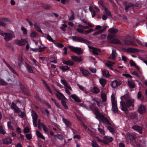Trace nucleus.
<instances>
[{
    "instance_id": "1",
    "label": "nucleus",
    "mask_w": 147,
    "mask_h": 147,
    "mask_svg": "<svg viewBox=\"0 0 147 147\" xmlns=\"http://www.w3.org/2000/svg\"><path fill=\"white\" fill-rule=\"evenodd\" d=\"M125 96L121 97V101H120V108L121 110L124 111L126 114L128 113L127 107H132L133 108L134 106V101L133 100H128L126 102V104L124 102V99H125Z\"/></svg>"
},
{
    "instance_id": "2",
    "label": "nucleus",
    "mask_w": 147,
    "mask_h": 147,
    "mask_svg": "<svg viewBox=\"0 0 147 147\" xmlns=\"http://www.w3.org/2000/svg\"><path fill=\"white\" fill-rule=\"evenodd\" d=\"M93 111L96 116V118L100 121L106 125L110 124L109 122L108 119L106 117H105L104 116L99 112L98 109H95Z\"/></svg>"
},
{
    "instance_id": "3",
    "label": "nucleus",
    "mask_w": 147,
    "mask_h": 147,
    "mask_svg": "<svg viewBox=\"0 0 147 147\" xmlns=\"http://www.w3.org/2000/svg\"><path fill=\"white\" fill-rule=\"evenodd\" d=\"M111 101L112 105L111 110L113 112L117 113L118 111V109L117 107V103L116 100L115 96L112 94L111 96Z\"/></svg>"
},
{
    "instance_id": "4",
    "label": "nucleus",
    "mask_w": 147,
    "mask_h": 147,
    "mask_svg": "<svg viewBox=\"0 0 147 147\" xmlns=\"http://www.w3.org/2000/svg\"><path fill=\"white\" fill-rule=\"evenodd\" d=\"M11 107L12 109L14 110L15 112L16 113H18L19 115L21 117L23 118L24 117L25 115L24 113L23 112H20V111L19 108L14 102H12L11 103Z\"/></svg>"
},
{
    "instance_id": "5",
    "label": "nucleus",
    "mask_w": 147,
    "mask_h": 147,
    "mask_svg": "<svg viewBox=\"0 0 147 147\" xmlns=\"http://www.w3.org/2000/svg\"><path fill=\"white\" fill-rule=\"evenodd\" d=\"M3 37L6 41H9L15 37V34L13 31H11L9 33H5Z\"/></svg>"
},
{
    "instance_id": "6",
    "label": "nucleus",
    "mask_w": 147,
    "mask_h": 147,
    "mask_svg": "<svg viewBox=\"0 0 147 147\" xmlns=\"http://www.w3.org/2000/svg\"><path fill=\"white\" fill-rule=\"evenodd\" d=\"M68 47L72 51L80 55L82 53V51L79 48L70 45L68 46Z\"/></svg>"
},
{
    "instance_id": "7",
    "label": "nucleus",
    "mask_w": 147,
    "mask_h": 147,
    "mask_svg": "<svg viewBox=\"0 0 147 147\" xmlns=\"http://www.w3.org/2000/svg\"><path fill=\"white\" fill-rule=\"evenodd\" d=\"M32 116L33 119V122L34 127L37 126L38 115L34 111H32Z\"/></svg>"
},
{
    "instance_id": "8",
    "label": "nucleus",
    "mask_w": 147,
    "mask_h": 147,
    "mask_svg": "<svg viewBox=\"0 0 147 147\" xmlns=\"http://www.w3.org/2000/svg\"><path fill=\"white\" fill-rule=\"evenodd\" d=\"M98 3L102 7V9L105 11V13L106 15L107 16H111V13L105 7L103 4L102 1L101 0H100L98 1Z\"/></svg>"
},
{
    "instance_id": "9",
    "label": "nucleus",
    "mask_w": 147,
    "mask_h": 147,
    "mask_svg": "<svg viewBox=\"0 0 147 147\" xmlns=\"http://www.w3.org/2000/svg\"><path fill=\"white\" fill-rule=\"evenodd\" d=\"M115 35H113V36H111V35H109L108 38L110 40V42L111 43L119 44L121 42V41L119 40L116 39H113L115 36Z\"/></svg>"
},
{
    "instance_id": "10",
    "label": "nucleus",
    "mask_w": 147,
    "mask_h": 147,
    "mask_svg": "<svg viewBox=\"0 0 147 147\" xmlns=\"http://www.w3.org/2000/svg\"><path fill=\"white\" fill-rule=\"evenodd\" d=\"M89 47L90 51L94 55H97L98 54V53L100 51V49L98 48L91 47Z\"/></svg>"
},
{
    "instance_id": "11",
    "label": "nucleus",
    "mask_w": 147,
    "mask_h": 147,
    "mask_svg": "<svg viewBox=\"0 0 147 147\" xmlns=\"http://www.w3.org/2000/svg\"><path fill=\"white\" fill-rule=\"evenodd\" d=\"M125 137L128 141L130 142L133 141L136 138L135 135L130 134L129 133L127 134Z\"/></svg>"
},
{
    "instance_id": "12",
    "label": "nucleus",
    "mask_w": 147,
    "mask_h": 147,
    "mask_svg": "<svg viewBox=\"0 0 147 147\" xmlns=\"http://www.w3.org/2000/svg\"><path fill=\"white\" fill-rule=\"evenodd\" d=\"M27 42V39H22L21 40H16L15 41V43L19 45H25Z\"/></svg>"
},
{
    "instance_id": "13",
    "label": "nucleus",
    "mask_w": 147,
    "mask_h": 147,
    "mask_svg": "<svg viewBox=\"0 0 147 147\" xmlns=\"http://www.w3.org/2000/svg\"><path fill=\"white\" fill-rule=\"evenodd\" d=\"M121 84V82L119 80H117L113 82L111 84V86L115 88L120 86Z\"/></svg>"
},
{
    "instance_id": "14",
    "label": "nucleus",
    "mask_w": 147,
    "mask_h": 147,
    "mask_svg": "<svg viewBox=\"0 0 147 147\" xmlns=\"http://www.w3.org/2000/svg\"><path fill=\"white\" fill-rule=\"evenodd\" d=\"M104 143L107 144L109 142L113 141V138L109 136H105L103 137Z\"/></svg>"
},
{
    "instance_id": "15",
    "label": "nucleus",
    "mask_w": 147,
    "mask_h": 147,
    "mask_svg": "<svg viewBox=\"0 0 147 147\" xmlns=\"http://www.w3.org/2000/svg\"><path fill=\"white\" fill-rule=\"evenodd\" d=\"M72 38L74 40L80 42H86V40L81 37L74 36L72 37Z\"/></svg>"
},
{
    "instance_id": "16",
    "label": "nucleus",
    "mask_w": 147,
    "mask_h": 147,
    "mask_svg": "<svg viewBox=\"0 0 147 147\" xmlns=\"http://www.w3.org/2000/svg\"><path fill=\"white\" fill-rule=\"evenodd\" d=\"M138 111L140 113L142 114L145 112L146 110L144 105H141L138 107Z\"/></svg>"
},
{
    "instance_id": "17",
    "label": "nucleus",
    "mask_w": 147,
    "mask_h": 147,
    "mask_svg": "<svg viewBox=\"0 0 147 147\" xmlns=\"http://www.w3.org/2000/svg\"><path fill=\"white\" fill-rule=\"evenodd\" d=\"M57 92L56 93V95L57 98L61 100H65L66 99V98L62 94L57 91Z\"/></svg>"
},
{
    "instance_id": "18",
    "label": "nucleus",
    "mask_w": 147,
    "mask_h": 147,
    "mask_svg": "<svg viewBox=\"0 0 147 147\" xmlns=\"http://www.w3.org/2000/svg\"><path fill=\"white\" fill-rule=\"evenodd\" d=\"M117 54L116 51L113 50H112V53L109 57V58L111 59H114L117 57Z\"/></svg>"
},
{
    "instance_id": "19",
    "label": "nucleus",
    "mask_w": 147,
    "mask_h": 147,
    "mask_svg": "<svg viewBox=\"0 0 147 147\" xmlns=\"http://www.w3.org/2000/svg\"><path fill=\"white\" fill-rule=\"evenodd\" d=\"M71 97L76 102H81V100L79 97L75 94H73L71 95Z\"/></svg>"
},
{
    "instance_id": "20",
    "label": "nucleus",
    "mask_w": 147,
    "mask_h": 147,
    "mask_svg": "<svg viewBox=\"0 0 147 147\" xmlns=\"http://www.w3.org/2000/svg\"><path fill=\"white\" fill-rule=\"evenodd\" d=\"M132 128L140 134H141L142 132V128L138 126L134 125L132 127Z\"/></svg>"
},
{
    "instance_id": "21",
    "label": "nucleus",
    "mask_w": 147,
    "mask_h": 147,
    "mask_svg": "<svg viewBox=\"0 0 147 147\" xmlns=\"http://www.w3.org/2000/svg\"><path fill=\"white\" fill-rule=\"evenodd\" d=\"M105 64L111 70H113V68L111 67L113 66L115 64V62H111L110 61H108L107 63H106Z\"/></svg>"
},
{
    "instance_id": "22",
    "label": "nucleus",
    "mask_w": 147,
    "mask_h": 147,
    "mask_svg": "<svg viewBox=\"0 0 147 147\" xmlns=\"http://www.w3.org/2000/svg\"><path fill=\"white\" fill-rule=\"evenodd\" d=\"M108 31L110 34L109 35H111L112 36H113V35H115L114 34L117 32V30L116 29L112 28L109 29Z\"/></svg>"
},
{
    "instance_id": "23",
    "label": "nucleus",
    "mask_w": 147,
    "mask_h": 147,
    "mask_svg": "<svg viewBox=\"0 0 147 147\" xmlns=\"http://www.w3.org/2000/svg\"><path fill=\"white\" fill-rule=\"evenodd\" d=\"M72 59L75 61H80L83 60V58L79 57L74 56L71 57Z\"/></svg>"
},
{
    "instance_id": "24",
    "label": "nucleus",
    "mask_w": 147,
    "mask_h": 147,
    "mask_svg": "<svg viewBox=\"0 0 147 147\" xmlns=\"http://www.w3.org/2000/svg\"><path fill=\"white\" fill-rule=\"evenodd\" d=\"M102 75L106 78L109 77L111 76V75L109 74V72L105 70H102Z\"/></svg>"
},
{
    "instance_id": "25",
    "label": "nucleus",
    "mask_w": 147,
    "mask_h": 147,
    "mask_svg": "<svg viewBox=\"0 0 147 147\" xmlns=\"http://www.w3.org/2000/svg\"><path fill=\"white\" fill-rule=\"evenodd\" d=\"M3 141L4 144H9L11 143L12 140L10 138H8L3 139Z\"/></svg>"
},
{
    "instance_id": "26",
    "label": "nucleus",
    "mask_w": 147,
    "mask_h": 147,
    "mask_svg": "<svg viewBox=\"0 0 147 147\" xmlns=\"http://www.w3.org/2000/svg\"><path fill=\"white\" fill-rule=\"evenodd\" d=\"M81 21L82 22L88 25L90 27H93L94 26V25L92 24L91 23L88 22L87 19H82L81 20Z\"/></svg>"
},
{
    "instance_id": "27",
    "label": "nucleus",
    "mask_w": 147,
    "mask_h": 147,
    "mask_svg": "<svg viewBox=\"0 0 147 147\" xmlns=\"http://www.w3.org/2000/svg\"><path fill=\"white\" fill-rule=\"evenodd\" d=\"M36 135L38 137H39L40 138H41L43 140H45V137L43 136V135L40 133V132L39 131L36 130Z\"/></svg>"
},
{
    "instance_id": "28",
    "label": "nucleus",
    "mask_w": 147,
    "mask_h": 147,
    "mask_svg": "<svg viewBox=\"0 0 147 147\" xmlns=\"http://www.w3.org/2000/svg\"><path fill=\"white\" fill-rule=\"evenodd\" d=\"M129 63L130 64V66H134L136 68L137 70H139L140 68L139 67L136 65V63H135L134 62L133 60H131L130 61Z\"/></svg>"
},
{
    "instance_id": "29",
    "label": "nucleus",
    "mask_w": 147,
    "mask_h": 147,
    "mask_svg": "<svg viewBox=\"0 0 147 147\" xmlns=\"http://www.w3.org/2000/svg\"><path fill=\"white\" fill-rule=\"evenodd\" d=\"M107 28V27H104V28L103 29L99 30L98 31L95 32L94 34L93 35H96L102 33Z\"/></svg>"
},
{
    "instance_id": "30",
    "label": "nucleus",
    "mask_w": 147,
    "mask_h": 147,
    "mask_svg": "<svg viewBox=\"0 0 147 147\" xmlns=\"http://www.w3.org/2000/svg\"><path fill=\"white\" fill-rule=\"evenodd\" d=\"M61 83L66 87H67L68 88L71 89V87L68 86L67 83L66 81L64 80H61Z\"/></svg>"
},
{
    "instance_id": "31",
    "label": "nucleus",
    "mask_w": 147,
    "mask_h": 147,
    "mask_svg": "<svg viewBox=\"0 0 147 147\" xmlns=\"http://www.w3.org/2000/svg\"><path fill=\"white\" fill-rule=\"evenodd\" d=\"M128 83L129 87L130 88H134L135 86L134 83L132 80H128Z\"/></svg>"
},
{
    "instance_id": "32",
    "label": "nucleus",
    "mask_w": 147,
    "mask_h": 147,
    "mask_svg": "<svg viewBox=\"0 0 147 147\" xmlns=\"http://www.w3.org/2000/svg\"><path fill=\"white\" fill-rule=\"evenodd\" d=\"M54 44L57 47L61 48L64 47L63 45L61 43L56 42L55 41L53 42Z\"/></svg>"
},
{
    "instance_id": "33",
    "label": "nucleus",
    "mask_w": 147,
    "mask_h": 147,
    "mask_svg": "<svg viewBox=\"0 0 147 147\" xmlns=\"http://www.w3.org/2000/svg\"><path fill=\"white\" fill-rule=\"evenodd\" d=\"M99 82L102 87H104L106 83V80L103 78H100L99 79Z\"/></svg>"
},
{
    "instance_id": "34",
    "label": "nucleus",
    "mask_w": 147,
    "mask_h": 147,
    "mask_svg": "<svg viewBox=\"0 0 147 147\" xmlns=\"http://www.w3.org/2000/svg\"><path fill=\"white\" fill-rule=\"evenodd\" d=\"M63 63L65 64L71 65L74 64V63L72 61L68 60L67 61H63Z\"/></svg>"
},
{
    "instance_id": "35",
    "label": "nucleus",
    "mask_w": 147,
    "mask_h": 147,
    "mask_svg": "<svg viewBox=\"0 0 147 147\" xmlns=\"http://www.w3.org/2000/svg\"><path fill=\"white\" fill-rule=\"evenodd\" d=\"M80 70L83 74L85 76H88L89 75V73L87 70L82 69H81Z\"/></svg>"
},
{
    "instance_id": "36",
    "label": "nucleus",
    "mask_w": 147,
    "mask_h": 147,
    "mask_svg": "<svg viewBox=\"0 0 147 147\" xmlns=\"http://www.w3.org/2000/svg\"><path fill=\"white\" fill-rule=\"evenodd\" d=\"M124 43L125 45H131L133 46H136V45L135 44L132 43L131 41L130 40H125L124 41Z\"/></svg>"
},
{
    "instance_id": "37",
    "label": "nucleus",
    "mask_w": 147,
    "mask_h": 147,
    "mask_svg": "<svg viewBox=\"0 0 147 147\" xmlns=\"http://www.w3.org/2000/svg\"><path fill=\"white\" fill-rule=\"evenodd\" d=\"M63 120L67 126L69 127L71 125V123L67 119L63 118Z\"/></svg>"
},
{
    "instance_id": "38",
    "label": "nucleus",
    "mask_w": 147,
    "mask_h": 147,
    "mask_svg": "<svg viewBox=\"0 0 147 147\" xmlns=\"http://www.w3.org/2000/svg\"><path fill=\"white\" fill-rule=\"evenodd\" d=\"M59 69H61L63 71H66L69 69V67L67 66H60L59 67Z\"/></svg>"
},
{
    "instance_id": "39",
    "label": "nucleus",
    "mask_w": 147,
    "mask_h": 147,
    "mask_svg": "<svg viewBox=\"0 0 147 147\" xmlns=\"http://www.w3.org/2000/svg\"><path fill=\"white\" fill-rule=\"evenodd\" d=\"M38 35L37 33L34 31L32 32L30 34V36L32 38H34L36 37Z\"/></svg>"
},
{
    "instance_id": "40",
    "label": "nucleus",
    "mask_w": 147,
    "mask_h": 147,
    "mask_svg": "<svg viewBox=\"0 0 147 147\" xmlns=\"http://www.w3.org/2000/svg\"><path fill=\"white\" fill-rule=\"evenodd\" d=\"M4 62L6 64L7 66L9 69L13 73H15L16 74V72L10 66V65L7 63V62L4 60H3Z\"/></svg>"
},
{
    "instance_id": "41",
    "label": "nucleus",
    "mask_w": 147,
    "mask_h": 147,
    "mask_svg": "<svg viewBox=\"0 0 147 147\" xmlns=\"http://www.w3.org/2000/svg\"><path fill=\"white\" fill-rule=\"evenodd\" d=\"M98 129L99 132L103 135H105V132L104 130L100 128V126L99 125H98Z\"/></svg>"
},
{
    "instance_id": "42",
    "label": "nucleus",
    "mask_w": 147,
    "mask_h": 147,
    "mask_svg": "<svg viewBox=\"0 0 147 147\" xmlns=\"http://www.w3.org/2000/svg\"><path fill=\"white\" fill-rule=\"evenodd\" d=\"M34 26L35 28L36 29V30H37L38 32H40L42 33V31L41 30H40V29L38 26V25L37 24L35 23L34 24Z\"/></svg>"
},
{
    "instance_id": "43",
    "label": "nucleus",
    "mask_w": 147,
    "mask_h": 147,
    "mask_svg": "<svg viewBox=\"0 0 147 147\" xmlns=\"http://www.w3.org/2000/svg\"><path fill=\"white\" fill-rule=\"evenodd\" d=\"M101 97L103 102L106 100V96L105 94L104 93H101Z\"/></svg>"
},
{
    "instance_id": "44",
    "label": "nucleus",
    "mask_w": 147,
    "mask_h": 147,
    "mask_svg": "<svg viewBox=\"0 0 147 147\" xmlns=\"http://www.w3.org/2000/svg\"><path fill=\"white\" fill-rule=\"evenodd\" d=\"M92 91L95 93L96 94L99 92L100 90L97 88L96 87H94L92 89Z\"/></svg>"
},
{
    "instance_id": "45",
    "label": "nucleus",
    "mask_w": 147,
    "mask_h": 147,
    "mask_svg": "<svg viewBox=\"0 0 147 147\" xmlns=\"http://www.w3.org/2000/svg\"><path fill=\"white\" fill-rule=\"evenodd\" d=\"M83 127L85 129L87 132H88L89 134L91 135H93L92 133V132L89 129H87V127L84 124H83Z\"/></svg>"
},
{
    "instance_id": "46",
    "label": "nucleus",
    "mask_w": 147,
    "mask_h": 147,
    "mask_svg": "<svg viewBox=\"0 0 147 147\" xmlns=\"http://www.w3.org/2000/svg\"><path fill=\"white\" fill-rule=\"evenodd\" d=\"M55 136L57 138L61 140H62L63 139V136L61 134H57L55 135Z\"/></svg>"
},
{
    "instance_id": "47",
    "label": "nucleus",
    "mask_w": 147,
    "mask_h": 147,
    "mask_svg": "<svg viewBox=\"0 0 147 147\" xmlns=\"http://www.w3.org/2000/svg\"><path fill=\"white\" fill-rule=\"evenodd\" d=\"M5 131L3 128V127L0 125V133L4 134H5Z\"/></svg>"
},
{
    "instance_id": "48",
    "label": "nucleus",
    "mask_w": 147,
    "mask_h": 147,
    "mask_svg": "<svg viewBox=\"0 0 147 147\" xmlns=\"http://www.w3.org/2000/svg\"><path fill=\"white\" fill-rule=\"evenodd\" d=\"M92 7L91 6L90 7H89V9L90 12H91L92 13V17L94 18L95 16V13L94 11H92Z\"/></svg>"
},
{
    "instance_id": "49",
    "label": "nucleus",
    "mask_w": 147,
    "mask_h": 147,
    "mask_svg": "<svg viewBox=\"0 0 147 147\" xmlns=\"http://www.w3.org/2000/svg\"><path fill=\"white\" fill-rule=\"evenodd\" d=\"M46 38L47 40H49V41L52 42L53 43L54 42V41H55V40H53L51 37L49 36V35H47L46 36Z\"/></svg>"
},
{
    "instance_id": "50",
    "label": "nucleus",
    "mask_w": 147,
    "mask_h": 147,
    "mask_svg": "<svg viewBox=\"0 0 147 147\" xmlns=\"http://www.w3.org/2000/svg\"><path fill=\"white\" fill-rule=\"evenodd\" d=\"M30 129L28 127H26L24 129L23 131L25 133H26L29 132L30 131Z\"/></svg>"
},
{
    "instance_id": "51",
    "label": "nucleus",
    "mask_w": 147,
    "mask_h": 147,
    "mask_svg": "<svg viewBox=\"0 0 147 147\" xmlns=\"http://www.w3.org/2000/svg\"><path fill=\"white\" fill-rule=\"evenodd\" d=\"M64 100H61V103L65 107V108L66 109H68V107L67 105H66L65 102L64 101Z\"/></svg>"
},
{
    "instance_id": "52",
    "label": "nucleus",
    "mask_w": 147,
    "mask_h": 147,
    "mask_svg": "<svg viewBox=\"0 0 147 147\" xmlns=\"http://www.w3.org/2000/svg\"><path fill=\"white\" fill-rule=\"evenodd\" d=\"M43 128L44 131L47 133L48 132V129L46 126H45L43 124H41Z\"/></svg>"
},
{
    "instance_id": "53",
    "label": "nucleus",
    "mask_w": 147,
    "mask_h": 147,
    "mask_svg": "<svg viewBox=\"0 0 147 147\" xmlns=\"http://www.w3.org/2000/svg\"><path fill=\"white\" fill-rule=\"evenodd\" d=\"M1 20L3 22H9L10 21L9 19L7 18H1Z\"/></svg>"
},
{
    "instance_id": "54",
    "label": "nucleus",
    "mask_w": 147,
    "mask_h": 147,
    "mask_svg": "<svg viewBox=\"0 0 147 147\" xmlns=\"http://www.w3.org/2000/svg\"><path fill=\"white\" fill-rule=\"evenodd\" d=\"M7 126L8 128L9 129H11L12 130H13L14 128L13 126L11 125V123L10 122H8L7 123Z\"/></svg>"
},
{
    "instance_id": "55",
    "label": "nucleus",
    "mask_w": 147,
    "mask_h": 147,
    "mask_svg": "<svg viewBox=\"0 0 147 147\" xmlns=\"http://www.w3.org/2000/svg\"><path fill=\"white\" fill-rule=\"evenodd\" d=\"M67 27V25L66 24H63L62 25V26L61 27V28L62 31H65V28Z\"/></svg>"
},
{
    "instance_id": "56",
    "label": "nucleus",
    "mask_w": 147,
    "mask_h": 147,
    "mask_svg": "<svg viewBox=\"0 0 147 147\" xmlns=\"http://www.w3.org/2000/svg\"><path fill=\"white\" fill-rule=\"evenodd\" d=\"M41 111L43 113H46L47 115H49V112L48 111V110H47V109L45 110L44 109H41Z\"/></svg>"
},
{
    "instance_id": "57",
    "label": "nucleus",
    "mask_w": 147,
    "mask_h": 147,
    "mask_svg": "<svg viewBox=\"0 0 147 147\" xmlns=\"http://www.w3.org/2000/svg\"><path fill=\"white\" fill-rule=\"evenodd\" d=\"M92 147H98L99 146L96 142L94 140H93L92 141Z\"/></svg>"
},
{
    "instance_id": "58",
    "label": "nucleus",
    "mask_w": 147,
    "mask_h": 147,
    "mask_svg": "<svg viewBox=\"0 0 147 147\" xmlns=\"http://www.w3.org/2000/svg\"><path fill=\"white\" fill-rule=\"evenodd\" d=\"M2 25L3 26L6 27L7 26V24L3 22L0 19V26Z\"/></svg>"
},
{
    "instance_id": "59",
    "label": "nucleus",
    "mask_w": 147,
    "mask_h": 147,
    "mask_svg": "<svg viewBox=\"0 0 147 147\" xmlns=\"http://www.w3.org/2000/svg\"><path fill=\"white\" fill-rule=\"evenodd\" d=\"M122 75L123 76L127 78H132V76L129 74H123Z\"/></svg>"
},
{
    "instance_id": "60",
    "label": "nucleus",
    "mask_w": 147,
    "mask_h": 147,
    "mask_svg": "<svg viewBox=\"0 0 147 147\" xmlns=\"http://www.w3.org/2000/svg\"><path fill=\"white\" fill-rule=\"evenodd\" d=\"M41 124H43L42 123H41L40 122V120H38V128L39 129H41L42 127V126Z\"/></svg>"
},
{
    "instance_id": "61",
    "label": "nucleus",
    "mask_w": 147,
    "mask_h": 147,
    "mask_svg": "<svg viewBox=\"0 0 147 147\" xmlns=\"http://www.w3.org/2000/svg\"><path fill=\"white\" fill-rule=\"evenodd\" d=\"M93 31V30L92 29H90L88 30H86L85 31V33L84 34H88L89 33Z\"/></svg>"
},
{
    "instance_id": "62",
    "label": "nucleus",
    "mask_w": 147,
    "mask_h": 147,
    "mask_svg": "<svg viewBox=\"0 0 147 147\" xmlns=\"http://www.w3.org/2000/svg\"><path fill=\"white\" fill-rule=\"evenodd\" d=\"M51 60L50 61L51 62L53 63H57V61L53 57H52L51 58Z\"/></svg>"
},
{
    "instance_id": "63",
    "label": "nucleus",
    "mask_w": 147,
    "mask_h": 147,
    "mask_svg": "<svg viewBox=\"0 0 147 147\" xmlns=\"http://www.w3.org/2000/svg\"><path fill=\"white\" fill-rule=\"evenodd\" d=\"M44 85L45 86V87L47 88L49 92L51 93H52V92L51 90V89H50V88L49 87V86L47 85V84L46 83H45Z\"/></svg>"
},
{
    "instance_id": "64",
    "label": "nucleus",
    "mask_w": 147,
    "mask_h": 147,
    "mask_svg": "<svg viewBox=\"0 0 147 147\" xmlns=\"http://www.w3.org/2000/svg\"><path fill=\"white\" fill-rule=\"evenodd\" d=\"M27 67L28 70V71L30 72L31 73H32V72H33L32 70V68L30 66H29L28 65L27 66Z\"/></svg>"
}]
</instances>
